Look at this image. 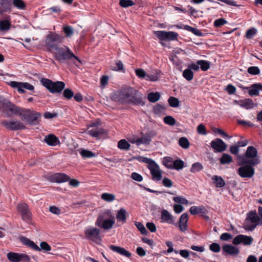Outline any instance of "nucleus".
<instances>
[{
	"instance_id": "4c0bfd02",
	"label": "nucleus",
	"mask_w": 262,
	"mask_h": 262,
	"mask_svg": "<svg viewBox=\"0 0 262 262\" xmlns=\"http://www.w3.org/2000/svg\"><path fill=\"white\" fill-rule=\"evenodd\" d=\"M101 199L107 202H112L115 200V195L112 193H103L101 194Z\"/></svg>"
},
{
	"instance_id": "a19ab883",
	"label": "nucleus",
	"mask_w": 262,
	"mask_h": 262,
	"mask_svg": "<svg viewBox=\"0 0 262 262\" xmlns=\"http://www.w3.org/2000/svg\"><path fill=\"white\" fill-rule=\"evenodd\" d=\"M197 63L203 71H206L210 68V62L208 61L200 60L197 61Z\"/></svg>"
},
{
	"instance_id": "39448f33",
	"label": "nucleus",
	"mask_w": 262,
	"mask_h": 262,
	"mask_svg": "<svg viewBox=\"0 0 262 262\" xmlns=\"http://www.w3.org/2000/svg\"><path fill=\"white\" fill-rule=\"evenodd\" d=\"M40 82L51 93H60L65 87V83L62 81L53 82L45 78H41Z\"/></svg>"
},
{
	"instance_id": "774afa93",
	"label": "nucleus",
	"mask_w": 262,
	"mask_h": 262,
	"mask_svg": "<svg viewBox=\"0 0 262 262\" xmlns=\"http://www.w3.org/2000/svg\"><path fill=\"white\" fill-rule=\"evenodd\" d=\"M162 183L164 186L168 188H170L173 185V182L172 181L167 178H164L163 179Z\"/></svg>"
},
{
	"instance_id": "423d86ee",
	"label": "nucleus",
	"mask_w": 262,
	"mask_h": 262,
	"mask_svg": "<svg viewBox=\"0 0 262 262\" xmlns=\"http://www.w3.org/2000/svg\"><path fill=\"white\" fill-rule=\"evenodd\" d=\"M143 161L148 164V167L150 170L152 179L157 181H160L162 179V171L158 164L152 160L147 158H144Z\"/></svg>"
},
{
	"instance_id": "4468645a",
	"label": "nucleus",
	"mask_w": 262,
	"mask_h": 262,
	"mask_svg": "<svg viewBox=\"0 0 262 262\" xmlns=\"http://www.w3.org/2000/svg\"><path fill=\"white\" fill-rule=\"evenodd\" d=\"M154 33L157 38L162 40H173L178 36L177 33L172 31H156Z\"/></svg>"
},
{
	"instance_id": "7c9ffc66",
	"label": "nucleus",
	"mask_w": 262,
	"mask_h": 262,
	"mask_svg": "<svg viewBox=\"0 0 262 262\" xmlns=\"http://www.w3.org/2000/svg\"><path fill=\"white\" fill-rule=\"evenodd\" d=\"M104 133V129L100 126L89 129L88 131V134L94 138H98L100 135H102Z\"/></svg>"
},
{
	"instance_id": "e433bc0d",
	"label": "nucleus",
	"mask_w": 262,
	"mask_h": 262,
	"mask_svg": "<svg viewBox=\"0 0 262 262\" xmlns=\"http://www.w3.org/2000/svg\"><path fill=\"white\" fill-rule=\"evenodd\" d=\"M233 159L232 157L227 154H223L220 160V163L222 164H229L231 163Z\"/></svg>"
},
{
	"instance_id": "bb28decb",
	"label": "nucleus",
	"mask_w": 262,
	"mask_h": 262,
	"mask_svg": "<svg viewBox=\"0 0 262 262\" xmlns=\"http://www.w3.org/2000/svg\"><path fill=\"white\" fill-rule=\"evenodd\" d=\"M12 7V0H1L0 14L10 11Z\"/></svg>"
},
{
	"instance_id": "c03bdc74",
	"label": "nucleus",
	"mask_w": 262,
	"mask_h": 262,
	"mask_svg": "<svg viewBox=\"0 0 262 262\" xmlns=\"http://www.w3.org/2000/svg\"><path fill=\"white\" fill-rule=\"evenodd\" d=\"M179 145L184 148L187 149L189 147L190 143L186 137H181L179 140Z\"/></svg>"
},
{
	"instance_id": "6ab92c4d",
	"label": "nucleus",
	"mask_w": 262,
	"mask_h": 262,
	"mask_svg": "<svg viewBox=\"0 0 262 262\" xmlns=\"http://www.w3.org/2000/svg\"><path fill=\"white\" fill-rule=\"evenodd\" d=\"M17 210L21 214L22 219L28 221L31 219V214L29 210L28 205L26 203H20L17 205Z\"/></svg>"
},
{
	"instance_id": "6e6d98bb",
	"label": "nucleus",
	"mask_w": 262,
	"mask_h": 262,
	"mask_svg": "<svg viewBox=\"0 0 262 262\" xmlns=\"http://www.w3.org/2000/svg\"><path fill=\"white\" fill-rule=\"evenodd\" d=\"M257 32L255 28H251L248 29L246 33V37L248 39H251Z\"/></svg>"
},
{
	"instance_id": "393cba45",
	"label": "nucleus",
	"mask_w": 262,
	"mask_h": 262,
	"mask_svg": "<svg viewBox=\"0 0 262 262\" xmlns=\"http://www.w3.org/2000/svg\"><path fill=\"white\" fill-rule=\"evenodd\" d=\"M249 90L248 93L250 96H258L259 91L262 92V84L260 83H254L251 85L250 88H246Z\"/></svg>"
},
{
	"instance_id": "e2e57ef3",
	"label": "nucleus",
	"mask_w": 262,
	"mask_h": 262,
	"mask_svg": "<svg viewBox=\"0 0 262 262\" xmlns=\"http://www.w3.org/2000/svg\"><path fill=\"white\" fill-rule=\"evenodd\" d=\"M227 21L223 18L216 19L214 22V25L215 27H220L221 26L227 24Z\"/></svg>"
},
{
	"instance_id": "8fccbe9b",
	"label": "nucleus",
	"mask_w": 262,
	"mask_h": 262,
	"mask_svg": "<svg viewBox=\"0 0 262 262\" xmlns=\"http://www.w3.org/2000/svg\"><path fill=\"white\" fill-rule=\"evenodd\" d=\"M63 31L67 37H71L74 34V31L70 26H66L63 27Z\"/></svg>"
},
{
	"instance_id": "338daca9",
	"label": "nucleus",
	"mask_w": 262,
	"mask_h": 262,
	"mask_svg": "<svg viewBox=\"0 0 262 262\" xmlns=\"http://www.w3.org/2000/svg\"><path fill=\"white\" fill-rule=\"evenodd\" d=\"M197 131L201 135H206L207 134L206 127L203 124H200L198 126Z\"/></svg>"
},
{
	"instance_id": "f8f14e48",
	"label": "nucleus",
	"mask_w": 262,
	"mask_h": 262,
	"mask_svg": "<svg viewBox=\"0 0 262 262\" xmlns=\"http://www.w3.org/2000/svg\"><path fill=\"white\" fill-rule=\"evenodd\" d=\"M9 85L12 88L16 89L18 92L21 94L25 92V90L33 91L34 90V86L28 82H21L17 81H11Z\"/></svg>"
},
{
	"instance_id": "f3484780",
	"label": "nucleus",
	"mask_w": 262,
	"mask_h": 262,
	"mask_svg": "<svg viewBox=\"0 0 262 262\" xmlns=\"http://www.w3.org/2000/svg\"><path fill=\"white\" fill-rule=\"evenodd\" d=\"M0 106L8 110L13 114H16L19 112L20 108L11 103L9 100L4 98H0Z\"/></svg>"
},
{
	"instance_id": "09e8293b",
	"label": "nucleus",
	"mask_w": 262,
	"mask_h": 262,
	"mask_svg": "<svg viewBox=\"0 0 262 262\" xmlns=\"http://www.w3.org/2000/svg\"><path fill=\"white\" fill-rule=\"evenodd\" d=\"M169 105L172 107H178L179 106L180 101L179 99L174 97H170L168 100Z\"/></svg>"
},
{
	"instance_id": "20e7f679",
	"label": "nucleus",
	"mask_w": 262,
	"mask_h": 262,
	"mask_svg": "<svg viewBox=\"0 0 262 262\" xmlns=\"http://www.w3.org/2000/svg\"><path fill=\"white\" fill-rule=\"evenodd\" d=\"M56 52L54 54V57L56 60L59 62H62L66 60H70L74 58L79 62H81L79 58L75 56L71 50L67 46L61 48H56Z\"/></svg>"
},
{
	"instance_id": "a878e982",
	"label": "nucleus",
	"mask_w": 262,
	"mask_h": 262,
	"mask_svg": "<svg viewBox=\"0 0 262 262\" xmlns=\"http://www.w3.org/2000/svg\"><path fill=\"white\" fill-rule=\"evenodd\" d=\"M40 116V113L31 111L26 122L29 124L36 125L38 123V119Z\"/></svg>"
},
{
	"instance_id": "5fc2aeb1",
	"label": "nucleus",
	"mask_w": 262,
	"mask_h": 262,
	"mask_svg": "<svg viewBox=\"0 0 262 262\" xmlns=\"http://www.w3.org/2000/svg\"><path fill=\"white\" fill-rule=\"evenodd\" d=\"M163 163L165 166L169 169H173L172 159L170 157H165L163 160Z\"/></svg>"
},
{
	"instance_id": "5701e85b",
	"label": "nucleus",
	"mask_w": 262,
	"mask_h": 262,
	"mask_svg": "<svg viewBox=\"0 0 262 262\" xmlns=\"http://www.w3.org/2000/svg\"><path fill=\"white\" fill-rule=\"evenodd\" d=\"M188 221V215L186 213H183L179 220V227L180 230L182 232H185L187 229V222Z\"/></svg>"
},
{
	"instance_id": "7ed1b4c3",
	"label": "nucleus",
	"mask_w": 262,
	"mask_h": 262,
	"mask_svg": "<svg viewBox=\"0 0 262 262\" xmlns=\"http://www.w3.org/2000/svg\"><path fill=\"white\" fill-rule=\"evenodd\" d=\"M257 155V151L254 147L252 146H248L245 156H238L237 160L239 165L250 164L254 166L259 164L260 163L259 160L258 158L254 159L256 157Z\"/></svg>"
},
{
	"instance_id": "603ef678",
	"label": "nucleus",
	"mask_w": 262,
	"mask_h": 262,
	"mask_svg": "<svg viewBox=\"0 0 262 262\" xmlns=\"http://www.w3.org/2000/svg\"><path fill=\"white\" fill-rule=\"evenodd\" d=\"M164 122L169 125L173 126L176 124L175 119L171 116H167L163 119Z\"/></svg>"
},
{
	"instance_id": "a211bd4d",
	"label": "nucleus",
	"mask_w": 262,
	"mask_h": 262,
	"mask_svg": "<svg viewBox=\"0 0 262 262\" xmlns=\"http://www.w3.org/2000/svg\"><path fill=\"white\" fill-rule=\"evenodd\" d=\"M253 241V238L251 236L239 234L233 238L232 243L235 245L242 243L245 246H249L251 245Z\"/></svg>"
},
{
	"instance_id": "bf43d9fd",
	"label": "nucleus",
	"mask_w": 262,
	"mask_h": 262,
	"mask_svg": "<svg viewBox=\"0 0 262 262\" xmlns=\"http://www.w3.org/2000/svg\"><path fill=\"white\" fill-rule=\"evenodd\" d=\"M248 72L253 75H258L260 73V70L257 67L252 66L248 69Z\"/></svg>"
},
{
	"instance_id": "c85d7f7f",
	"label": "nucleus",
	"mask_w": 262,
	"mask_h": 262,
	"mask_svg": "<svg viewBox=\"0 0 262 262\" xmlns=\"http://www.w3.org/2000/svg\"><path fill=\"white\" fill-rule=\"evenodd\" d=\"M127 212L126 210L121 208L118 210L116 214V219L118 222H121L122 224H124L127 219Z\"/></svg>"
},
{
	"instance_id": "4be33fe9",
	"label": "nucleus",
	"mask_w": 262,
	"mask_h": 262,
	"mask_svg": "<svg viewBox=\"0 0 262 262\" xmlns=\"http://www.w3.org/2000/svg\"><path fill=\"white\" fill-rule=\"evenodd\" d=\"M161 222L173 224L174 222L173 215L167 210H163L161 212Z\"/></svg>"
},
{
	"instance_id": "aec40b11",
	"label": "nucleus",
	"mask_w": 262,
	"mask_h": 262,
	"mask_svg": "<svg viewBox=\"0 0 262 262\" xmlns=\"http://www.w3.org/2000/svg\"><path fill=\"white\" fill-rule=\"evenodd\" d=\"M211 147L217 152H222L227 148V145L221 139L217 138L211 142Z\"/></svg>"
},
{
	"instance_id": "c9c22d12",
	"label": "nucleus",
	"mask_w": 262,
	"mask_h": 262,
	"mask_svg": "<svg viewBox=\"0 0 262 262\" xmlns=\"http://www.w3.org/2000/svg\"><path fill=\"white\" fill-rule=\"evenodd\" d=\"M183 28L188 31L192 32L193 34L198 36H202V33L201 31L196 28H193L188 25H184Z\"/></svg>"
},
{
	"instance_id": "a18cd8bd",
	"label": "nucleus",
	"mask_w": 262,
	"mask_h": 262,
	"mask_svg": "<svg viewBox=\"0 0 262 262\" xmlns=\"http://www.w3.org/2000/svg\"><path fill=\"white\" fill-rule=\"evenodd\" d=\"M160 95L159 93H150L148 94L147 98L151 102H156L160 99Z\"/></svg>"
},
{
	"instance_id": "1a4fd4ad",
	"label": "nucleus",
	"mask_w": 262,
	"mask_h": 262,
	"mask_svg": "<svg viewBox=\"0 0 262 262\" xmlns=\"http://www.w3.org/2000/svg\"><path fill=\"white\" fill-rule=\"evenodd\" d=\"M63 41V37L57 34H53L50 33L47 35L45 40L46 46L47 47L48 51H51L52 49H55L58 48L57 46L54 44L55 42L61 43Z\"/></svg>"
},
{
	"instance_id": "b1692460",
	"label": "nucleus",
	"mask_w": 262,
	"mask_h": 262,
	"mask_svg": "<svg viewBox=\"0 0 262 262\" xmlns=\"http://www.w3.org/2000/svg\"><path fill=\"white\" fill-rule=\"evenodd\" d=\"M110 248L114 252H115L120 255L129 258L132 256V254L130 252L125 249L124 248L115 246V245H111L110 246Z\"/></svg>"
},
{
	"instance_id": "dca6fc26",
	"label": "nucleus",
	"mask_w": 262,
	"mask_h": 262,
	"mask_svg": "<svg viewBox=\"0 0 262 262\" xmlns=\"http://www.w3.org/2000/svg\"><path fill=\"white\" fill-rule=\"evenodd\" d=\"M0 106L8 110L13 114H16L19 112L20 108L11 103L9 100L4 98H0Z\"/></svg>"
},
{
	"instance_id": "6e6552de",
	"label": "nucleus",
	"mask_w": 262,
	"mask_h": 262,
	"mask_svg": "<svg viewBox=\"0 0 262 262\" xmlns=\"http://www.w3.org/2000/svg\"><path fill=\"white\" fill-rule=\"evenodd\" d=\"M0 124L6 129L10 130H17L26 128V126L23 122L14 119L1 120H0Z\"/></svg>"
},
{
	"instance_id": "3c124183",
	"label": "nucleus",
	"mask_w": 262,
	"mask_h": 262,
	"mask_svg": "<svg viewBox=\"0 0 262 262\" xmlns=\"http://www.w3.org/2000/svg\"><path fill=\"white\" fill-rule=\"evenodd\" d=\"M173 169L176 170L182 169L184 167V162L181 160H176L173 162Z\"/></svg>"
},
{
	"instance_id": "0eeeda50",
	"label": "nucleus",
	"mask_w": 262,
	"mask_h": 262,
	"mask_svg": "<svg viewBox=\"0 0 262 262\" xmlns=\"http://www.w3.org/2000/svg\"><path fill=\"white\" fill-rule=\"evenodd\" d=\"M20 241L26 245L27 246L32 248V249L40 251L41 250H43L46 252L50 251L51 250V246L46 242H42L40 243V247H39L37 245H36L33 241H31L29 238L22 236L20 237Z\"/></svg>"
},
{
	"instance_id": "680f3d73",
	"label": "nucleus",
	"mask_w": 262,
	"mask_h": 262,
	"mask_svg": "<svg viewBox=\"0 0 262 262\" xmlns=\"http://www.w3.org/2000/svg\"><path fill=\"white\" fill-rule=\"evenodd\" d=\"M209 249L213 252H219L220 251L221 247L219 244L213 243L209 246Z\"/></svg>"
},
{
	"instance_id": "49530a36",
	"label": "nucleus",
	"mask_w": 262,
	"mask_h": 262,
	"mask_svg": "<svg viewBox=\"0 0 262 262\" xmlns=\"http://www.w3.org/2000/svg\"><path fill=\"white\" fill-rule=\"evenodd\" d=\"M111 69L115 71H122L124 70L123 64L120 60H117L114 65L111 66Z\"/></svg>"
},
{
	"instance_id": "412c9836",
	"label": "nucleus",
	"mask_w": 262,
	"mask_h": 262,
	"mask_svg": "<svg viewBox=\"0 0 262 262\" xmlns=\"http://www.w3.org/2000/svg\"><path fill=\"white\" fill-rule=\"evenodd\" d=\"M43 141L48 145L51 146H55L60 144V142L58 138L53 134H50L46 136L43 139Z\"/></svg>"
},
{
	"instance_id": "79ce46f5",
	"label": "nucleus",
	"mask_w": 262,
	"mask_h": 262,
	"mask_svg": "<svg viewBox=\"0 0 262 262\" xmlns=\"http://www.w3.org/2000/svg\"><path fill=\"white\" fill-rule=\"evenodd\" d=\"M118 147L121 149L127 150L130 148V144L125 140L122 139L118 142Z\"/></svg>"
},
{
	"instance_id": "0e129e2a",
	"label": "nucleus",
	"mask_w": 262,
	"mask_h": 262,
	"mask_svg": "<svg viewBox=\"0 0 262 262\" xmlns=\"http://www.w3.org/2000/svg\"><path fill=\"white\" fill-rule=\"evenodd\" d=\"M136 75L139 78H145L146 77V72L142 69H138L135 71Z\"/></svg>"
},
{
	"instance_id": "052dcab7",
	"label": "nucleus",
	"mask_w": 262,
	"mask_h": 262,
	"mask_svg": "<svg viewBox=\"0 0 262 262\" xmlns=\"http://www.w3.org/2000/svg\"><path fill=\"white\" fill-rule=\"evenodd\" d=\"M166 245L168 247V249L167 250V252L168 253H170L172 252H174L176 254L178 253V252H179L178 251L173 249V244L172 242L167 241V242H166Z\"/></svg>"
},
{
	"instance_id": "864d4df0",
	"label": "nucleus",
	"mask_w": 262,
	"mask_h": 262,
	"mask_svg": "<svg viewBox=\"0 0 262 262\" xmlns=\"http://www.w3.org/2000/svg\"><path fill=\"white\" fill-rule=\"evenodd\" d=\"M13 5L19 9H24L26 5L22 0H13L12 1Z\"/></svg>"
},
{
	"instance_id": "ea45409f",
	"label": "nucleus",
	"mask_w": 262,
	"mask_h": 262,
	"mask_svg": "<svg viewBox=\"0 0 262 262\" xmlns=\"http://www.w3.org/2000/svg\"><path fill=\"white\" fill-rule=\"evenodd\" d=\"M203 169V166L201 163L195 162L192 165L190 170L192 173H196L200 171Z\"/></svg>"
},
{
	"instance_id": "69168bd1",
	"label": "nucleus",
	"mask_w": 262,
	"mask_h": 262,
	"mask_svg": "<svg viewBox=\"0 0 262 262\" xmlns=\"http://www.w3.org/2000/svg\"><path fill=\"white\" fill-rule=\"evenodd\" d=\"M63 96L65 98L70 99L74 96V94L71 90L67 89L63 92Z\"/></svg>"
},
{
	"instance_id": "13d9d810",
	"label": "nucleus",
	"mask_w": 262,
	"mask_h": 262,
	"mask_svg": "<svg viewBox=\"0 0 262 262\" xmlns=\"http://www.w3.org/2000/svg\"><path fill=\"white\" fill-rule=\"evenodd\" d=\"M136 226L138 229V230L141 232L142 234H146L147 232V230L144 227V226L140 222H136L135 223Z\"/></svg>"
},
{
	"instance_id": "473e14b6",
	"label": "nucleus",
	"mask_w": 262,
	"mask_h": 262,
	"mask_svg": "<svg viewBox=\"0 0 262 262\" xmlns=\"http://www.w3.org/2000/svg\"><path fill=\"white\" fill-rule=\"evenodd\" d=\"M79 154L84 159L91 158L96 156V154L95 153L84 148H80L79 149Z\"/></svg>"
},
{
	"instance_id": "9b49d317",
	"label": "nucleus",
	"mask_w": 262,
	"mask_h": 262,
	"mask_svg": "<svg viewBox=\"0 0 262 262\" xmlns=\"http://www.w3.org/2000/svg\"><path fill=\"white\" fill-rule=\"evenodd\" d=\"M85 237L89 240L97 243L101 240L100 230L94 227H89L84 230Z\"/></svg>"
},
{
	"instance_id": "58836bf2",
	"label": "nucleus",
	"mask_w": 262,
	"mask_h": 262,
	"mask_svg": "<svg viewBox=\"0 0 262 262\" xmlns=\"http://www.w3.org/2000/svg\"><path fill=\"white\" fill-rule=\"evenodd\" d=\"M30 111L31 110L29 109L21 110L20 108L19 112H18L17 114L19 115L22 120L26 121L28 119V116L29 115Z\"/></svg>"
},
{
	"instance_id": "4d7b16f0",
	"label": "nucleus",
	"mask_w": 262,
	"mask_h": 262,
	"mask_svg": "<svg viewBox=\"0 0 262 262\" xmlns=\"http://www.w3.org/2000/svg\"><path fill=\"white\" fill-rule=\"evenodd\" d=\"M119 5L123 8H127L129 6H132L134 5V3L132 0H120Z\"/></svg>"
},
{
	"instance_id": "2f4dec72",
	"label": "nucleus",
	"mask_w": 262,
	"mask_h": 262,
	"mask_svg": "<svg viewBox=\"0 0 262 262\" xmlns=\"http://www.w3.org/2000/svg\"><path fill=\"white\" fill-rule=\"evenodd\" d=\"M212 180L213 181V183L217 188H222L225 186L226 182L220 176H213L211 178Z\"/></svg>"
},
{
	"instance_id": "ddd939ff",
	"label": "nucleus",
	"mask_w": 262,
	"mask_h": 262,
	"mask_svg": "<svg viewBox=\"0 0 262 262\" xmlns=\"http://www.w3.org/2000/svg\"><path fill=\"white\" fill-rule=\"evenodd\" d=\"M242 166L238 169L237 171V173L241 177L243 178H251L254 176L255 170L252 167V165L244 164Z\"/></svg>"
},
{
	"instance_id": "9d476101",
	"label": "nucleus",
	"mask_w": 262,
	"mask_h": 262,
	"mask_svg": "<svg viewBox=\"0 0 262 262\" xmlns=\"http://www.w3.org/2000/svg\"><path fill=\"white\" fill-rule=\"evenodd\" d=\"M247 220H249L253 224L245 223L244 228L247 231H253L260 223V220L255 211H250L247 214Z\"/></svg>"
},
{
	"instance_id": "37998d69",
	"label": "nucleus",
	"mask_w": 262,
	"mask_h": 262,
	"mask_svg": "<svg viewBox=\"0 0 262 262\" xmlns=\"http://www.w3.org/2000/svg\"><path fill=\"white\" fill-rule=\"evenodd\" d=\"M183 76L187 80L190 81L193 78V73L191 69H187L183 71Z\"/></svg>"
},
{
	"instance_id": "2eb2a0df",
	"label": "nucleus",
	"mask_w": 262,
	"mask_h": 262,
	"mask_svg": "<svg viewBox=\"0 0 262 262\" xmlns=\"http://www.w3.org/2000/svg\"><path fill=\"white\" fill-rule=\"evenodd\" d=\"M7 258L11 262H29L30 258L26 254H19L14 252H9L7 255Z\"/></svg>"
},
{
	"instance_id": "de8ad7c7",
	"label": "nucleus",
	"mask_w": 262,
	"mask_h": 262,
	"mask_svg": "<svg viewBox=\"0 0 262 262\" xmlns=\"http://www.w3.org/2000/svg\"><path fill=\"white\" fill-rule=\"evenodd\" d=\"M10 23L7 20H3L0 21V29L3 31H7L9 30Z\"/></svg>"
},
{
	"instance_id": "c756f323",
	"label": "nucleus",
	"mask_w": 262,
	"mask_h": 262,
	"mask_svg": "<svg viewBox=\"0 0 262 262\" xmlns=\"http://www.w3.org/2000/svg\"><path fill=\"white\" fill-rule=\"evenodd\" d=\"M53 180L57 183H63L70 180V177L63 173H57L53 176Z\"/></svg>"
},
{
	"instance_id": "f704fd0d",
	"label": "nucleus",
	"mask_w": 262,
	"mask_h": 262,
	"mask_svg": "<svg viewBox=\"0 0 262 262\" xmlns=\"http://www.w3.org/2000/svg\"><path fill=\"white\" fill-rule=\"evenodd\" d=\"M159 77L160 75L158 72L156 70H155L152 71V73L146 75V80H150L151 81H156L159 79Z\"/></svg>"
},
{
	"instance_id": "f257e3e1",
	"label": "nucleus",
	"mask_w": 262,
	"mask_h": 262,
	"mask_svg": "<svg viewBox=\"0 0 262 262\" xmlns=\"http://www.w3.org/2000/svg\"><path fill=\"white\" fill-rule=\"evenodd\" d=\"M112 99L120 103H132L137 105H143L142 95L136 89L128 87L115 93Z\"/></svg>"
},
{
	"instance_id": "f03ea898",
	"label": "nucleus",
	"mask_w": 262,
	"mask_h": 262,
	"mask_svg": "<svg viewBox=\"0 0 262 262\" xmlns=\"http://www.w3.org/2000/svg\"><path fill=\"white\" fill-rule=\"evenodd\" d=\"M115 223V217L112 211L105 209L98 216L95 225L106 230L112 228Z\"/></svg>"
},
{
	"instance_id": "cd10ccee",
	"label": "nucleus",
	"mask_w": 262,
	"mask_h": 262,
	"mask_svg": "<svg viewBox=\"0 0 262 262\" xmlns=\"http://www.w3.org/2000/svg\"><path fill=\"white\" fill-rule=\"evenodd\" d=\"M223 250L226 253L231 255H237L239 252L237 248L231 245H224L223 247Z\"/></svg>"
},
{
	"instance_id": "72a5a7b5",
	"label": "nucleus",
	"mask_w": 262,
	"mask_h": 262,
	"mask_svg": "<svg viewBox=\"0 0 262 262\" xmlns=\"http://www.w3.org/2000/svg\"><path fill=\"white\" fill-rule=\"evenodd\" d=\"M151 141V137L148 135H145L138 139L137 146L141 144H148Z\"/></svg>"
}]
</instances>
